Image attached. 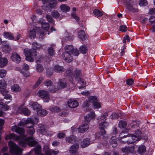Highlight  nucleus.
<instances>
[{
	"label": "nucleus",
	"instance_id": "nucleus-63",
	"mask_svg": "<svg viewBox=\"0 0 155 155\" xmlns=\"http://www.w3.org/2000/svg\"><path fill=\"white\" fill-rule=\"evenodd\" d=\"M149 21L152 24L155 23V16H151L149 19Z\"/></svg>",
	"mask_w": 155,
	"mask_h": 155
},
{
	"label": "nucleus",
	"instance_id": "nucleus-29",
	"mask_svg": "<svg viewBox=\"0 0 155 155\" xmlns=\"http://www.w3.org/2000/svg\"><path fill=\"white\" fill-rule=\"evenodd\" d=\"M12 91L15 92H18L21 91V88L17 84H14L11 87Z\"/></svg>",
	"mask_w": 155,
	"mask_h": 155
},
{
	"label": "nucleus",
	"instance_id": "nucleus-40",
	"mask_svg": "<svg viewBox=\"0 0 155 155\" xmlns=\"http://www.w3.org/2000/svg\"><path fill=\"white\" fill-rule=\"evenodd\" d=\"M93 14L95 16L97 17L101 16L103 14L100 10L97 9H94L93 11Z\"/></svg>",
	"mask_w": 155,
	"mask_h": 155
},
{
	"label": "nucleus",
	"instance_id": "nucleus-9",
	"mask_svg": "<svg viewBox=\"0 0 155 155\" xmlns=\"http://www.w3.org/2000/svg\"><path fill=\"white\" fill-rule=\"evenodd\" d=\"M81 72L80 70L76 69L74 71V78L80 83L84 84V80L81 78Z\"/></svg>",
	"mask_w": 155,
	"mask_h": 155
},
{
	"label": "nucleus",
	"instance_id": "nucleus-58",
	"mask_svg": "<svg viewBox=\"0 0 155 155\" xmlns=\"http://www.w3.org/2000/svg\"><path fill=\"white\" fill-rule=\"evenodd\" d=\"M24 105L23 104H22L18 107L17 111L18 113H21L23 112L24 109L25 108L23 107Z\"/></svg>",
	"mask_w": 155,
	"mask_h": 155
},
{
	"label": "nucleus",
	"instance_id": "nucleus-34",
	"mask_svg": "<svg viewBox=\"0 0 155 155\" xmlns=\"http://www.w3.org/2000/svg\"><path fill=\"white\" fill-rule=\"evenodd\" d=\"M41 26L43 30H44V31H43L44 32L45 31H47L49 29L50 27V25L49 24L46 22H42L41 24Z\"/></svg>",
	"mask_w": 155,
	"mask_h": 155
},
{
	"label": "nucleus",
	"instance_id": "nucleus-41",
	"mask_svg": "<svg viewBox=\"0 0 155 155\" xmlns=\"http://www.w3.org/2000/svg\"><path fill=\"white\" fill-rule=\"evenodd\" d=\"M44 85L47 87H51L53 85V82L51 80H46L44 83Z\"/></svg>",
	"mask_w": 155,
	"mask_h": 155
},
{
	"label": "nucleus",
	"instance_id": "nucleus-57",
	"mask_svg": "<svg viewBox=\"0 0 155 155\" xmlns=\"http://www.w3.org/2000/svg\"><path fill=\"white\" fill-rule=\"evenodd\" d=\"M120 30L122 32H125L127 30V27L126 25H121L120 26Z\"/></svg>",
	"mask_w": 155,
	"mask_h": 155
},
{
	"label": "nucleus",
	"instance_id": "nucleus-25",
	"mask_svg": "<svg viewBox=\"0 0 155 155\" xmlns=\"http://www.w3.org/2000/svg\"><path fill=\"white\" fill-rule=\"evenodd\" d=\"M4 37L10 40H14V37L13 34L10 32H5L3 34Z\"/></svg>",
	"mask_w": 155,
	"mask_h": 155
},
{
	"label": "nucleus",
	"instance_id": "nucleus-12",
	"mask_svg": "<svg viewBox=\"0 0 155 155\" xmlns=\"http://www.w3.org/2000/svg\"><path fill=\"white\" fill-rule=\"evenodd\" d=\"M11 130L12 131L16 132L21 136L23 135L25 133V130L23 128L16 125L13 126L12 127Z\"/></svg>",
	"mask_w": 155,
	"mask_h": 155
},
{
	"label": "nucleus",
	"instance_id": "nucleus-30",
	"mask_svg": "<svg viewBox=\"0 0 155 155\" xmlns=\"http://www.w3.org/2000/svg\"><path fill=\"white\" fill-rule=\"evenodd\" d=\"M60 8L62 11L66 12L69 11V6L66 4H62L60 6Z\"/></svg>",
	"mask_w": 155,
	"mask_h": 155
},
{
	"label": "nucleus",
	"instance_id": "nucleus-5",
	"mask_svg": "<svg viewBox=\"0 0 155 155\" xmlns=\"http://www.w3.org/2000/svg\"><path fill=\"white\" fill-rule=\"evenodd\" d=\"M38 32L39 34V37L40 38H42L45 35L44 32L41 31L40 28L34 27L32 30H31L29 31V37L32 39L35 38Z\"/></svg>",
	"mask_w": 155,
	"mask_h": 155
},
{
	"label": "nucleus",
	"instance_id": "nucleus-19",
	"mask_svg": "<svg viewBox=\"0 0 155 155\" xmlns=\"http://www.w3.org/2000/svg\"><path fill=\"white\" fill-rule=\"evenodd\" d=\"M67 84V82L65 79H60L59 80L58 89L63 88L66 86Z\"/></svg>",
	"mask_w": 155,
	"mask_h": 155
},
{
	"label": "nucleus",
	"instance_id": "nucleus-47",
	"mask_svg": "<svg viewBox=\"0 0 155 155\" xmlns=\"http://www.w3.org/2000/svg\"><path fill=\"white\" fill-rule=\"evenodd\" d=\"M41 147L39 145H38L34 149V151L36 154H39L40 153L41 150Z\"/></svg>",
	"mask_w": 155,
	"mask_h": 155
},
{
	"label": "nucleus",
	"instance_id": "nucleus-60",
	"mask_svg": "<svg viewBox=\"0 0 155 155\" xmlns=\"http://www.w3.org/2000/svg\"><path fill=\"white\" fill-rule=\"evenodd\" d=\"M119 117V115L117 113H113L111 115V119H117Z\"/></svg>",
	"mask_w": 155,
	"mask_h": 155
},
{
	"label": "nucleus",
	"instance_id": "nucleus-22",
	"mask_svg": "<svg viewBox=\"0 0 155 155\" xmlns=\"http://www.w3.org/2000/svg\"><path fill=\"white\" fill-rule=\"evenodd\" d=\"M90 143V140L88 138H86L81 143L82 147L84 148L88 146Z\"/></svg>",
	"mask_w": 155,
	"mask_h": 155
},
{
	"label": "nucleus",
	"instance_id": "nucleus-17",
	"mask_svg": "<svg viewBox=\"0 0 155 155\" xmlns=\"http://www.w3.org/2000/svg\"><path fill=\"white\" fill-rule=\"evenodd\" d=\"M29 105L30 107L32 108L33 110L36 111L37 112L41 108V106L37 102L31 101L29 102Z\"/></svg>",
	"mask_w": 155,
	"mask_h": 155
},
{
	"label": "nucleus",
	"instance_id": "nucleus-6",
	"mask_svg": "<svg viewBox=\"0 0 155 155\" xmlns=\"http://www.w3.org/2000/svg\"><path fill=\"white\" fill-rule=\"evenodd\" d=\"M38 96L43 99L44 102H48L50 100L49 93L47 91L41 90L38 92Z\"/></svg>",
	"mask_w": 155,
	"mask_h": 155
},
{
	"label": "nucleus",
	"instance_id": "nucleus-39",
	"mask_svg": "<svg viewBox=\"0 0 155 155\" xmlns=\"http://www.w3.org/2000/svg\"><path fill=\"white\" fill-rule=\"evenodd\" d=\"M79 50L83 54L86 53L87 51V46L83 45L79 48Z\"/></svg>",
	"mask_w": 155,
	"mask_h": 155
},
{
	"label": "nucleus",
	"instance_id": "nucleus-27",
	"mask_svg": "<svg viewBox=\"0 0 155 155\" xmlns=\"http://www.w3.org/2000/svg\"><path fill=\"white\" fill-rule=\"evenodd\" d=\"M72 71L71 68L68 69L66 71V75L69 76L68 78L69 81L71 83H73L74 80L72 78V76H71L72 74Z\"/></svg>",
	"mask_w": 155,
	"mask_h": 155
},
{
	"label": "nucleus",
	"instance_id": "nucleus-1",
	"mask_svg": "<svg viewBox=\"0 0 155 155\" xmlns=\"http://www.w3.org/2000/svg\"><path fill=\"white\" fill-rule=\"evenodd\" d=\"M140 123L139 121H135L129 124V128L133 132H135V134H132L130 136L124 135L123 137H122L120 135L119 137L122 138L128 137L127 139V142L129 144H131L136 141H138L141 138L140 135L141 134V130L139 127Z\"/></svg>",
	"mask_w": 155,
	"mask_h": 155
},
{
	"label": "nucleus",
	"instance_id": "nucleus-28",
	"mask_svg": "<svg viewBox=\"0 0 155 155\" xmlns=\"http://www.w3.org/2000/svg\"><path fill=\"white\" fill-rule=\"evenodd\" d=\"M66 140L67 142L70 143H72L75 141L76 137L74 136H71L66 137Z\"/></svg>",
	"mask_w": 155,
	"mask_h": 155
},
{
	"label": "nucleus",
	"instance_id": "nucleus-24",
	"mask_svg": "<svg viewBox=\"0 0 155 155\" xmlns=\"http://www.w3.org/2000/svg\"><path fill=\"white\" fill-rule=\"evenodd\" d=\"M79 38L82 41L84 40L87 38V36L84 31L81 30L78 33Z\"/></svg>",
	"mask_w": 155,
	"mask_h": 155
},
{
	"label": "nucleus",
	"instance_id": "nucleus-18",
	"mask_svg": "<svg viewBox=\"0 0 155 155\" xmlns=\"http://www.w3.org/2000/svg\"><path fill=\"white\" fill-rule=\"evenodd\" d=\"M68 106L71 108H75L78 105V102L76 100H70L68 101Z\"/></svg>",
	"mask_w": 155,
	"mask_h": 155
},
{
	"label": "nucleus",
	"instance_id": "nucleus-62",
	"mask_svg": "<svg viewBox=\"0 0 155 155\" xmlns=\"http://www.w3.org/2000/svg\"><path fill=\"white\" fill-rule=\"evenodd\" d=\"M130 41L129 37L128 35H126L125 37L124 38V40L123 41V43L124 44H126V42H129Z\"/></svg>",
	"mask_w": 155,
	"mask_h": 155
},
{
	"label": "nucleus",
	"instance_id": "nucleus-3",
	"mask_svg": "<svg viewBox=\"0 0 155 155\" xmlns=\"http://www.w3.org/2000/svg\"><path fill=\"white\" fill-rule=\"evenodd\" d=\"M32 46L34 48L32 49L25 48L24 50V54L26 56V60L30 62L33 61L34 59L32 58V56H36L35 49H39L42 47L41 45L38 44L36 42L33 43Z\"/></svg>",
	"mask_w": 155,
	"mask_h": 155
},
{
	"label": "nucleus",
	"instance_id": "nucleus-16",
	"mask_svg": "<svg viewBox=\"0 0 155 155\" xmlns=\"http://www.w3.org/2000/svg\"><path fill=\"white\" fill-rule=\"evenodd\" d=\"M79 147V145L75 144L72 145L70 148L69 152L71 155H75L77 153V150Z\"/></svg>",
	"mask_w": 155,
	"mask_h": 155
},
{
	"label": "nucleus",
	"instance_id": "nucleus-8",
	"mask_svg": "<svg viewBox=\"0 0 155 155\" xmlns=\"http://www.w3.org/2000/svg\"><path fill=\"white\" fill-rule=\"evenodd\" d=\"M65 51L67 53H73V55L75 56L79 54V52L78 50L74 49L71 45H67L64 47Z\"/></svg>",
	"mask_w": 155,
	"mask_h": 155
},
{
	"label": "nucleus",
	"instance_id": "nucleus-14",
	"mask_svg": "<svg viewBox=\"0 0 155 155\" xmlns=\"http://www.w3.org/2000/svg\"><path fill=\"white\" fill-rule=\"evenodd\" d=\"M10 58L13 61L17 63H19L21 61V57L16 52L12 53Z\"/></svg>",
	"mask_w": 155,
	"mask_h": 155
},
{
	"label": "nucleus",
	"instance_id": "nucleus-4",
	"mask_svg": "<svg viewBox=\"0 0 155 155\" xmlns=\"http://www.w3.org/2000/svg\"><path fill=\"white\" fill-rule=\"evenodd\" d=\"M10 147V152L12 154L21 155L22 150L12 141H10L8 143Z\"/></svg>",
	"mask_w": 155,
	"mask_h": 155
},
{
	"label": "nucleus",
	"instance_id": "nucleus-37",
	"mask_svg": "<svg viewBox=\"0 0 155 155\" xmlns=\"http://www.w3.org/2000/svg\"><path fill=\"white\" fill-rule=\"evenodd\" d=\"M50 110L52 112H58L60 111V109L58 107L55 106L51 107Z\"/></svg>",
	"mask_w": 155,
	"mask_h": 155
},
{
	"label": "nucleus",
	"instance_id": "nucleus-45",
	"mask_svg": "<svg viewBox=\"0 0 155 155\" xmlns=\"http://www.w3.org/2000/svg\"><path fill=\"white\" fill-rule=\"evenodd\" d=\"M51 15L54 17L57 18L59 17L60 14L58 13L57 11L54 10L52 12Z\"/></svg>",
	"mask_w": 155,
	"mask_h": 155
},
{
	"label": "nucleus",
	"instance_id": "nucleus-32",
	"mask_svg": "<svg viewBox=\"0 0 155 155\" xmlns=\"http://www.w3.org/2000/svg\"><path fill=\"white\" fill-rule=\"evenodd\" d=\"M54 70L56 72L61 73L64 71V68L61 66L59 65H55L54 68Z\"/></svg>",
	"mask_w": 155,
	"mask_h": 155
},
{
	"label": "nucleus",
	"instance_id": "nucleus-15",
	"mask_svg": "<svg viewBox=\"0 0 155 155\" xmlns=\"http://www.w3.org/2000/svg\"><path fill=\"white\" fill-rule=\"evenodd\" d=\"M96 114L94 111H91L84 117V120L87 122L92 119H95Z\"/></svg>",
	"mask_w": 155,
	"mask_h": 155
},
{
	"label": "nucleus",
	"instance_id": "nucleus-38",
	"mask_svg": "<svg viewBox=\"0 0 155 155\" xmlns=\"http://www.w3.org/2000/svg\"><path fill=\"white\" fill-rule=\"evenodd\" d=\"M38 130H39V132L42 134H45L47 131L46 129L45 126L42 125L39 126Z\"/></svg>",
	"mask_w": 155,
	"mask_h": 155
},
{
	"label": "nucleus",
	"instance_id": "nucleus-31",
	"mask_svg": "<svg viewBox=\"0 0 155 155\" xmlns=\"http://www.w3.org/2000/svg\"><path fill=\"white\" fill-rule=\"evenodd\" d=\"M47 113V111L45 110L42 109L41 107V108L38 111L37 114L38 116L43 117L46 115Z\"/></svg>",
	"mask_w": 155,
	"mask_h": 155
},
{
	"label": "nucleus",
	"instance_id": "nucleus-7",
	"mask_svg": "<svg viewBox=\"0 0 155 155\" xmlns=\"http://www.w3.org/2000/svg\"><path fill=\"white\" fill-rule=\"evenodd\" d=\"M126 7L129 11L133 12H137L138 9L136 7V6L133 5L134 1L133 0H126Z\"/></svg>",
	"mask_w": 155,
	"mask_h": 155
},
{
	"label": "nucleus",
	"instance_id": "nucleus-50",
	"mask_svg": "<svg viewBox=\"0 0 155 155\" xmlns=\"http://www.w3.org/2000/svg\"><path fill=\"white\" fill-rule=\"evenodd\" d=\"M48 54L51 56L53 55L54 54V51L52 47L49 48L48 49Z\"/></svg>",
	"mask_w": 155,
	"mask_h": 155
},
{
	"label": "nucleus",
	"instance_id": "nucleus-26",
	"mask_svg": "<svg viewBox=\"0 0 155 155\" xmlns=\"http://www.w3.org/2000/svg\"><path fill=\"white\" fill-rule=\"evenodd\" d=\"M108 115V113L107 112L104 113L100 118L97 119L98 122H105V120L107 118V116Z\"/></svg>",
	"mask_w": 155,
	"mask_h": 155
},
{
	"label": "nucleus",
	"instance_id": "nucleus-35",
	"mask_svg": "<svg viewBox=\"0 0 155 155\" xmlns=\"http://www.w3.org/2000/svg\"><path fill=\"white\" fill-rule=\"evenodd\" d=\"M146 150V147L145 146L143 145L140 146L137 150V151L140 154H143L144 153Z\"/></svg>",
	"mask_w": 155,
	"mask_h": 155
},
{
	"label": "nucleus",
	"instance_id": "nucleus-53",
	"mask_svg": "<svg viewBox=\"0 0 155 155\" xmlns=\"http://www.w3.org/2000/svg\"><path fill=\"white\" fill-rule=\"evenodd\" d=\"M147 4V2L146 0H140L139 3L140 6H146Z\"/></svg>",
	"mask_w": 155,
	"mask_h": 155
},
{
	"label": "nucleus",
	"instance_id": "nucleus-49",
	"mask_svg": "<svg viewBox=\"0 0 155 155\" xmlns=\"http://www.w3.org/2000/svg\"><path fill=\"white\" fill-rule=\"evenodd\" d=\"M28 127L29 128L27 130L28 133L30 135H32L35 132V130L33 127L32 126Z\"/></svg>",
	"mask_w": 155,
	"mask_h": 155
},
{
	"label": "nucleus",
	"instance_id": "nucleus-13",
	"mask_svg": "<svg viewBox=\"0 0 155 155\" xmlns=\"http://www.w3.org/2000/svg\"><path fill=\"white\" fill-rule=\"evenodd\" d=\"M99 123H100L99 125V128L100 131H101L102 134L104 135L106 134V131L104 129L107 128L109 125V124L107 122Z\"/></svg>",
	"mask_w": 155,
	"mask_h": 155
},
{
	"label": "nucleus",
	"instance_id": "nucleus-44",
	"mask_svg": "<svg viewBox=\"0 0 155 155\" xmlns=\"http://www.w3.org/2000/svg\"><path fill=\"white\" fill-rule=\"evenodd\" d=\"M89 102V101H86L83 103V106L85 108L84 110L85 109L87 111H88L90 110L87 107L90 105Z\"/></svg>",
	"mask_w": 155,
	"mask_h": 155
},
{
	"label": "nucleus",
	"instance_id": "nucleus-42",
	"mask_svg": "<svg viewBox=\"0 0 155 155\" xmlns=\"http://www.w3.org/2000/svg\"><path fill=\"white\" fill-rule=\"evenodd\" d=\"M58 3V1L56 0H51L49 2V7L51 8H54Z\"/></svg>",
	"mask_w": 155,
	"mask_h": 155
},
{
	"label": "nucleus",
	"instance_id": "nucleus-11",
	"mask_svg": "<svg viewBox=\"0 0 155 155\" xmlns=\"http://www.w3.org/2000/svg\"><path fill=\"white\" fill-rule=\"evenodd\" d=\"M73 53L64 52L62 55V57L64 60L67 62L70 63L73 59L72 55Z\"/></svg>",
	"mask_w": 155,
	"mask_h": 155
},
{
	"label": "nucleus",
	"instance_id": "nucleus-10",
	"mask_svg": "<svg viewBox=\"0 0 155 155\" xmlns=\"http://www.w3.org/2000/svg\"><path fill=\"white\" fill-rule=\"evenodd\" d=\"M6 85V82L4 80L0 81V92L2 95H4L8 92V90L5 88Z\"/></svg>",
	"mask_w": 155,
	"mask_h": 155
},
{
	"label": "nucleus",
	"instance_id": "nucleus-36",
	"mask_svg": "<svg viewBox=\"0 0 155 155\" xmlns=\"http://www.w3.org/2000/svg\"><path fill=\"white\" fill-rule=\"evenodd\" d=\"M3 51L5 53H9L11 51L10 47L7 45H4L2 47Z\"/></svg>",
	"mask_w": 155,
	"mask_h": 155
},
{
	"label": "nucleus",
	"instance_id": "nucleus-61",
	"mask_svg": "<svg viewBox=\"0 0 155 155\" xmlns=\"http://www.w3.org/2000/svg\"><path fill=\"white\" fill-rule=\"evenodd\" d=\"M134 80L132 79H128L127 80L126 83L127 85H131L134 83Z\"/></svg>",
	"mask_w": 155,
	"mask_h": 155
},
{
	"label": "nucleus",
	"instance_id": "nucleus-55",
	"mask_svg": "<svg viewBox=\"0 0 155 155\" xmlns=\"http://www.w3.org/2000/svg\"><path fill=\"white\" fill-rule=\"evenodd\" d=\"M110 142L111 144H116L117 143V140L115 139L114 137H112L111 139L110 140Z\"/></svg>",
	"mask_w": 155,
	"mask_h": 155
},
{
	"label": "nucleus",
	"instance_id": "nucleus-21",
	"mask_svg": "<svg viewBox=\"0 0 155 155\" xmlns=\"http://www.w3.org/2000/svg\"><path fill=\"white\" fill-rule=\"evenodd\" d=\"M123 153H132L134 150V147H125L121 149Z\"/></svg>",
	"mask_w": 155,
	"mask_h": 155
},
{
	"label": "nucleus",
	"instance_id": "nucleus-64",
	"mask_svg": "<svg viewBox=\"0 0 155 155\" xmlns=\"http://www.w3.org/2000/svg\"><path fill=\"white\" fill-rule=\"evenodd\" d=\"M22 68L24 70H28L29 69V67L27 64H24L22 65Z\"/></svg>",
	"mask_w": 155,
	"mask_h": 155
},
{
	"label": "nucleus",
	"instance_id": "nucleus-56",
	"mask_svg": "<svg viewBox=\"0 0 155 155\" xmlns=\"http://www.w3.org/2000/svg\"><path fill=\"white\" fill-rule=\"evenodd\" d=\"M46 17L49 23H53V24L54 23V22L53 21L52 18L50 15H46Z\"/></svg>",
	"mask_w": 155,
	"mask_h": 155
},
{
	"label": "nucleus",
	"instance_id": "nucleus-51",
	"mask_svg": "<svg viewBox=\"0 0 155 155\" xmlns=\"http://www.w3.org/2000/svg\"><path fill=\"white\" fill-rule=\"evenodd\" d=\"M7 73L6 71L3 69L0 70V77L2 78L4 77Z\"/></svg>",
	"mask_w": 155,
	"mask_h": 155
},
{
	"label": "nucleus",
	"instance_id": "nucleus-33",
	"mask_svg": "<svg viewBox=\"0 0 155 155\" xmlns=\"http://www.w3.org/2000/svg\"><path fill=\"white\" fill-rule=\"evenodd\" d=\"M8 60L7 58H4L0 60V67H3L5 66L8 63Z\"/></svg>",
	"mask_w": 155,
	"mask_h": 155
},
{
	"label": "nucleus",
	"instance_id": "nucleus-23",
	"mask_svg": "<svg viewBox=\"0 0 155 155\" xmlns=\"http://www.w3.org/2000/svg\"><path fill=\"white\" fill-rule=\"evenodd\" d=\"M38 119L36 117H34L33 118H28L25 121V123L27 124L28 123H37L38 122Z\"/></svg>",
	"mask_w": 155,
	"mask_h": 155
},
{
	"label": "nucleus",
	"instance_id": "nucleus-2",
	"mask_svg": "<svg viewBox=\"0 0 155 155\" xmlns=\"http://www.w3.org/2000/svg\"><path fill=\"white\" fill-rule=\"evenodd\" d=\"M6 140L12 139L19 141V144L22 147H25L28 144L31 146H33L37 143V142L33 140L32 137H30L27 138H21L14 134H11L7 135L5 137Z\"/></svg>",
	"mask_w": 155,
	"mask_h": 155
},
{
	"label": "nucleus",
	"instance_id": "nucleus-43",
	"mask_svg": "<svg viewBox=\"0 0 155 155\" xmlns=\"http://www.w3.org/2000/svg\"><path fill=\"white\" fill-rule=\"evenodd\" d=\"M36 69L38 72H41L44 70V68L41 64H37L36 66Z\"/></svg>",
	"mask_w": 155,
	"mask_h": 155
},
{
	"label": "nucleus",
	"instance_id": "nucleus-46",
	"mask_svg": "<svg viewBox=\"0 0 155 155\" xmlns=\"http://www.w3.org/2000/svg\"><path fill=\"white\" fill-rule=\"evenodd\" d=\"M127 125L126 122L123 121H120L118 124L119 127L120 128L125 127Z\"/></svg>",
	"mask_w": 155,
	"mask_h": 155
},
{
	"label": "nucleus",
	"instance_id": "nucleus-54",
	"mask_svg": "<svg viewBox=\"0 0 155 155\" xmlns=\"http://www.w3.org/2000/svg\"><path fill=\"white\" fill-rule=\"evenodd\" d=\"M57 88L55 87H54L52 85L51 86V87L48 88V91L54 93L56 92L57 90Z\"/></svg>",
	"mask_w": 155,
	"mask_h": 155
},
{
	"label": "nucleus",
	"instance_id": "nucleus-52",
	"mask_svg": "<svg viewBox=\"0 0 155 155\" xmlns=\"http://www.w3.org/2000/svg\"><path fill=\"white\" fill-rule=\"evenodd\" d=\"M101 104L100 103L96 101L93 104V108L94 109L99 108L101 107Z\"/></svg>",
	"mask_w": 155,
	"mask_h": 155
},
{
	"label": "nucleus",
	"instance_id": "nucleus-48",
	"mask_svg": "<svg viewBox=\"0 0 155 155\" xmlns=\"http://www.w3.org/2000/svg\"><path fill=\"white\" fill-rule=\"evenodd\" d=\"M89 101L90 102H91L94 104L97 101V98L94 96H91L89 97L88 98Z\"/></svg>",
	"mask_w": 155,
	"mask_h": 155
},
{
	"label": "nucleus",
	"instance_id": "nucleus-20",
	"mask_svg": "<svg viewBox=\"0 0 155 155\" xmlns=\"http://www.w3.org/2000/svg\"><path fill=\"white\" fill-rule=\"evenodd\" d=\"M88 125L87 124H83L78 128V131L80 133H83L88 130Z\"/></svg>",
	"mask_w": 155,
	"mask_h": 155
},
{
	"label": "nucleus",
	"instance_id": "nucleus-59",
	"mask_svg": "<svg viewBox=\"0 0 155 155\" xmlns=\"http://www.w3.org/2000/svg\"><path fill=\"white\" fill-rule=\"evenodd\" d=\"M22 113L26 115H28L30 114V112L29 110L26 108H25L24 109V110Z\"/></svg>",
	"mask_w": 155,
	"mask_h": 155
}]
</instances>
